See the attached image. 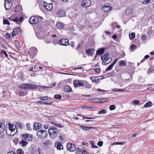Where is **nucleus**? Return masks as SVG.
<instances>
[{"label": "nucleus", "instance_id": "nucleus-59", "mask_svg": "<svg viewBox=\"0 0 154 154\" xmlns=\"http://www.w3.org/2000/svg\"><path fill=\"white\" fill-rule=\"evenodd\" d=\"M1 54H2L3 53H4V55L7 57H8V55L7 54L6 52L4 51V50H3L2 52H1Z\"/></svg>", "mask_w": 154, "mask_h": 154}, {"label": "nucleus", "instance_id": "nucleus-12", "mask_svg": "<svg viewBox=\"0 0 154 154\" xmlns=\"http://www.w3.org/2000/svg\"><path fill=\"white\" fill-rule=\"evenodd\" d=\"M82 6L85 7H88L91 4V2L90 0H84L81 3Z\"/></svg>", "mask_w": 154, "mask_h": 154}, {"label": "nucleus", "instance_id": "nucleus-15", "mask_svg": "<svg viewBox=\"0 0 154 154\" xmlns=\"http://www.w3.org/2000/svg\"><path fill=\"white\" fill-rule=\"evenodd\" d=\"M66 14L65 12L63 10L61 9L58 11L57 15L59 17H61L64 16Z\"/></svg>", "mask_w": 154, "mask_h": 154}, {"label": "nucleus", "instance_id": "nucleus-63", "mask_svg": "<svg viewBox=\"0 0 154 154\" xmlns=\"http://www.w3.org/2000/svg\"><path fill=\"white\" fill-rule=\"evenodd\" d=\"M83 67L82 66H80V67H74L73 68L74 69H82V68H83Z\"/></svg>", "mask_w": 154, "mask_h": 154}, {"label": "nucleus", "instance_id": "nucleus-31", "mask_svg": "<svg viewBox=\"0 0 154 154\" xmlns=\"http://www.w3.org/2000/svg\"><path fill=\"white\" fill-rule=\"evenodd\" d=\"M40 128V124L37 123H34L33 126L34 130L39 129Z\"/></svg>", "mask_w": 154, "mask_h": 154}, {"label": "nucleus", "instance_id": "nucleus-58", "mask_svg": "<svg viewBox=\"0 0 154 154\" xmlns=\"http://www.w3.org/2000/svg\"><path fill=\"white\" fill-rule=\"evenodd\" d=\"M133 103L134 104H139L140 103V102L138 100H134L133 101Z\"/></svg>", "mask_w": 154, "mask_h": 154}, {"label": "nucleus", "instance_id": "nucleus-17", "mask_svg": "<svg viewBox=\"0 0 154 154\" xmlns=\"http://www.w3.org/2000/svg\"><path fill=\"white\" fill-rule=\"evenodd\" d=\"M102 9L103 11L107 12L111 11L112 8L109 5H105L103 7Z\"/></svg>", "mask_w": 154, "mask_h": 154}, {"label": "nucleus", "instance_id": "nucleus-3", "mask_svg": "<svg viewBox=\"0 0 154 154\" xmlns=\"http://www.w3.org/2000/svg\"><path fill=\"white\" fill-rule=\"evenodd\" d=\"M109 54L107 53L105 54L103 56L101 57V60L103 61L102 63L103 65H106L112 61V58L109 57Z\"/></svg>", "mask_w": 154, "mask_h": 154}, {"label": "nucleus", "instance_id": "nucleus-36", "mask_svg": "<svg viewBox=\"0 0 154 154\" xmlns=\"http://www.w3.org/2000/svg\"><path fill=\"white\" fill-rule=\"evenodd\" d=\"M97 77H95V79H94V78H90V79L91 80L92 82H93L94 83H98L99 82V79L97 78V79H96V78Z\"/></svg>", "mask_w": 154, "mask_h": 154}, {"label": "nucleus", "instance_id": "nucleus-53", "mask_svg": "<svg viewBox=\"0 0 154 154\" xmlns=\"http://www.w3.org/2000/svg\"><path fill=\"white\" fill-rule=\"evenodd\" d=\"M116 108V107L114 105H112L109 106V109L110 110H114Z\"/></svg>", "mask_w": 154, "mask_h": 154}, {"label": "nucleus", "instance_id": "nucleus-32", "mask_svg": "<svg viewBox=\"0 0 154 154\" xmlns=\"http://www.w3.org/2000/svg\"><path fill=\"white\" fill-rule=\"evenodd\" d=\"M97 100H99L100 103H105L109 100L108 98H106L104 99H97Z\"/></svg>", "mask_w": 154, "mask_h": 154}, {"label": "nucleus", "instance_id": "nucleus-40", "mask_svg": "<svg viewBox=\"0 0 154 154\" xmlns=\"http://www.w3.org/2000/svg\"><path fill=\"white\" fill-rule=\"evenodd\" d=\"M112 91H121L123 92L124 91V90L123 89H119L117 88H114L112 89Z\"/></svg>", "mask_w": 154, "mask_h": 154}, {"label": "nucleus", "instance_id": "nucleus-45", "mask_svg": "<svg viewBox=\"0 0 154 154\" xmlns=\"http://www.w3.org/2000/svg\"><path fill=\"white\" fill-rule=\"evenodd\" d=\"M113 66L114 65L113 64H111L106 69V70L107 71H108L109 70H110L111 69H112Z\"/></svg>", "mask_w": 154, "mask_h": 154}, {"label": "nucleus", "instance_id": "nucleus-47", "mask_svg": "<svg viewBox=\"0 0 154 154\" xmlns=\"http://www.w3.org/2000/svg\"><path fill=\"white\" fill-rule=\"evenodd\" d=\"M48 98V97L47 96H40L39 97V99L42 100H46Z\"/></svg>", "mask_w": 154, "mask_h": 154}, {"label": "nucleus", "instance_id": "nucleus-42", "mask_svg": "<svg viewBox=\"0 0 154 154\" xmlns=\"http://www.w3.org/2000/svg\"><path fill=\"white\" fill-rule=\"evenodd\" d=\"M3 23L4 24H7L9 25L10 24V23L8 20L5 19H3Z\"/></svg>", "mask_w": 154, "mask_h": 154}, {"label": "nucleus", "instance_id": "nucleus-62", "mask_svg": "<svg viewBox=\"0 0 154 154\" xmlns=\"http://www.w3.org/2000/svg\"><path fill=\"white\" fill-rule=\"evenodd\" d=\"M98 77L99 78H97V79H99V81L100 80L103 79L104 78V77H103V75L98 76Z\"/></svg>", "mask_w": 154, "mask_h": 154}, {"label": "nucleus", "instance_id": "nucleus-16", "mask_svg": "<svg viewBox=\"0 0 154 154\" xmlns=\"http://www.w3.org/2000/svg\"><path fill=\"white\" fill-rule=\"evenodd\" d=\"M94 51L93 48H89L86 50L85 52L88 56H92Z\"/></svg>", "mask_w": 154, "mask_h": 154}, {"label": "nucleus", "instance_id": "nucleus-24", "mask_svg": "<svg viewBox=\"0 0 154 154\" xmlns=\"http://www.w3.org/2000/svg\"><path fill=\"white\" fill-rule=\"evenodd\" d=\"M23 20V18L21 17H20L19 18L17 17H16L15 18L12 19V21L18 23L21 22Z\"/></svg>", "mask_w": 154, "mask_h": 154}, {"label": "nucleus", "instance_id": "nucleus-44", "mask_svg": "<svg viewBox=\"0 0 154 154\" xmlns=\"http://www.w3.org/2000/svg\"><path fill=\"white\" fill-rule=\"evenodd\" d=\"M26 127L28 130L30 131L32 130V128L31 127V125L29 123H28L26 124Z\"/></svg>", "mask_w": 154, "mask_h": 154}, {"label": "nucleus", "instance_id": "nucleus-38", "mask_svg": "<svg viewBox=\"0 0 154 154\" xmlns=\"http://www.w3.org/2000/svg\"><path fill=\"white\" fill-rule=\"evenodd\" d=\"M129 36L130 39L131 40H132L135 38V34L134 32H132L131 34L129 35Z\"/></svg>", "mask_w": 154, "mask_h": 154}, {"label": "nucleus", "instance_id": "nucleus-27", "mask_svg": "<svg viewBox=\"0 0 154 154\" xmlns=\"http://www.w3.org/2000/svg\"><path fill=\"white\" fill-rule=\"evenodd\" d=\"M81 128L84 130L87 131L88 130L91 129L92 128H95L92 127H87L85 126H81Z\"/></svg>", "mask_w": 154, "mask_h": 154}, {"label": "nucleus", "instance_id": "nucleus-22", "mask_svg": "<svg viewBox=\"0 0 154 154\" xmlns=\"http://www.w3.org/2000/svg\"><path fill=\"white\" fill-rule=\"evenodd\" d=\"M64 91L67 92H71L72 89L71 87L68 85H66L65 86L64 88Z\"/></svg>", "mask_w": 154, "mask_h": 154}, {"label": "nucleus", "instance_id": "nucleus-33", "mask_svg": "<svg viewBox=\"0 0 154 154\" xmlns=\"http://www.w3.org/2000/svg\"><path fill=\"white\" fill-rule=\"evenodd\" d=\"M52 141L49 140H47L44 143V144L46 146L51 145L52 143Z\"/></svg>", "mask_w": 154, "mask_h": 154}, {"label": "nucleus", "instance_id": "nucleus-51", "mask_svg": "<svg viewBox=\"0 0 154 154\" xmlns=\"http://www.w3.org/2000/svg\"><path fill=\"white\" fill-rule=\"evenodd\" d=\"M150 0H142V2L144 4H148L150 2Z\"/></svg>", "mask_w": 154, "mask_h": 154}, {"label": "nucleus", "instance_id": "nucleus-14", "mask_svg": "<svg viewBox=\"0 0 154 154\" xmlns=\"http://www.w3.org/2000/svg\"><path fill=\"white\" fill-rule=\"evenodd\" d=\"M55 146L58 150H60L63 149L62 144L59 142H56L55 144Z\"/></svg>", "mask_w": 154, "mask_h": 154}, {"label": "nucleus", "instance_id": "nucleus-26", "mask_svg": "<svg viewBox=\"0 0 154 154\" xmlns=\"http://www.w3.org/2000/svg\"><path fill=\"white\" fill-rule=\"evenodd\" d=\"M56 25L57 27L59 29H62L63 27V23L60 22H57V23Z\"/></svg>", "mask_w": 154, "mask_h": 154}, {"label": "nucleus", "instance_id": "nucleus-18", "mask_svg": "<svg viewBox=\"0 0 154 154\" xmlns=\"http://www.w3.org/2000/svg\"><path fill=\"white\" fill-rule=\"evenodd\" d=\"M23 137L24 139L28 141H31L32 140V136L29 134H25L23 135Z\"/></svg>", "mask_w": 154, "mask_h": 154}, {"label": "nucleus", "instance_id": "nucleus-41", "mask_svg": "<svg viewBox=\"0 0 154 154\" xmlns=\"http://www.w3.org/2000/svg\"><path fill=\"white\" fill-rule=\"evenodd\" d=\"M119 65L121 66H125L126 65V64L125 61L121 60L119 62Z\"/></svg>", "mask_w": 154, "mask_h": 154}, {"label": "nucleus", "instance_id": "nucleus-37", "mask_svg": "<svg viewBox=\"0 0 154 154\" xmlns=\"http://www.w3.org/2000/svg\"><path fill=\"white\" fill-rule=\"evenodd\" d=\"M125 143V142H117L115 143H113L111 144V145L113 146L116 145H123Z\"/></svg>", "mask_w": 154, "mask_h": 154}, {"label": "nucleus", "instance_id": "nucleus-10", "mask_svg": "<svg viewBox=\"0 0 154 154\" xmlns=\"http://www.w3.org/2000/svg\"><path fill=\"white\" fill-rule=\"evenodd\" d=\"M58 43L60 45L64 46H67L69 44L68 40L66 38L60 39Z\"/></svg>", "mask_w": 154, "mask_h": 154}, {"label": "nucleus", "instance_id": "nucleus-54", "mask_svg": "<svg viewBox=\"0 0 154 154\" xmlns=\"http://www.w3.org/2000/svg\"><path fill=\"white\" fill-rule=\"evenodd\" d=\"M83 116V119H95L94 117H85L84 116Z\"/></svg>", "mask_w": 154, "mask_h": 154}, {"label": "nucleus", "instance_id": "nucleus-56", "mask_svg": "<svg viewBox=\"0 0 154 154\" xmlns=\"http://www.w3.org/2000/svg\"><path fill=\"white\" fill-rule=\"evenodd\" d=\"M103 144V142L102 141H99L97 145L100 146H102Z\"/></svg>", "mask_w": 154, "mask_h": 154}, {"label": "nucleus", "instance_id": "nucleus-55", "mask_svg": "<svg viewBox=\"0 0 154 154\" xmlns=\"http://www.w3.org/2000/svg\"><path fill=\"white\" fill-rule=\"evenodd\" d=\"M5 36L6 38L10 39V35L8 33H6L5 34Z\"/></svg>", "mask_w": 154, "mask_h": 154}, {"label": "nucleus", "instance_id": "nucleus-49", "mask_svg": "<svg viewBox=\"0 0 154 154\" xmlns=\"http://www.w3.org/2000/svg\"><path fill=\"white\" fill-rule=\"evenodd\" d=\"M136 46L134 45H132L130 46V49L131 51H133V50L136 48Z\"/></svg>", "mask_w": 154, "mask_h": 154}, {"label": "nucleus", "instance_id": "nucleus-48", "mask_svg": "<svg viewBox=\"0 0 154 154\" xmlns=\"http://www.w3.org/2000/svg\"><path fill=\"white\" fill-rule=\"evenodd\" d=\"M18 75V78L20 79H22L23 77V73L22 72L19 73Z\"/></svg>", "mask_w": 154, "mask_h": 154}, {"label": "nucleus", "instance_id": "nucleus-9", "mask_svg": "<svg viewBox=\"0 0 154 154\" xmlns=\"http://www.w3.org/2000/svg\"><path fill=\"white\" fill-rule=\"evenodd\" d=\"M4 6L6 10L9 9L12 6V1L11 0H5Z\"/></svg>", "mask_w": 154, "mask_h": 154}, {"label": "nucleus", "instance_id": "nucleus-34", "mask_svg": "<svg viewBox=\"0 0 154 154\" xmlns=\"http://www.w3.org/2000/svg\"><path fill=\"white\" fill-rule=\"evenodd\" d=\"M152 106V103L151 101H149L146 103L144 105V107H149Z\"/></svg>", "mask_w": 154, "mask_h": 154}, {"label": "nucleus", "instance_id": "nucleus-5", "mask_svg": "<svg viewBox=\"0 0 154 154\" xmlns=\"http://www.w3.org/2000/svg\"><path fill=\"white\" fill-rule=\"evenodd\" d=\"M20 87L25 89H35L37 88V86L35 85L27 83H23L20 86Z\"/></svg>", "mask_w": 154, "mask_h": 154}, {"label": "nucleus", "instance_id": "nucleus-1", "mask_svg": "<svg viewBox=\"0 0 154 154\" xmlns=\"http://www.w3.org/2000/svg\"><path fill=\"white\" fill-rule=\"evenodd\" d=\"M58 132L57 128L53 126L50 127L48 130L50 137L52 139H54L58 136Z\"/></svg>", "mask_w": 154, "mask_h": 154}, {"label": "nucleus", "instance_id": "nucleus-39", "mask_svg": "<svg viewBox=\"0 0 154 154\" xmlns=\"http://www.w3.org/2000/svg\"><path fill=\"white\" fill-rule=\"evenodd\" d=\"M107 112V111L106 109H101L98 112V114H106Z\"/></svg>", "mask_w": 154, "mask_h": 154}, {"label": "nucleus", "instance_id": "nucleus-20", "mask_svg": "<svg viewBox=\"0 0 154 154\" xmlns=\"http://www.w3.org/2000/svg\"><path fill=\"white\" fill-rule=\"evenodd\" d=\"M20 29L19 27L14 28L12 32V36H14L17 34L20 31Z\"/></svg>", "mask_w": 154, "mask_h": 154}, {"label": "nucleus", "instance_id": "nucleus-11", "mask_svg": "<svg viewBox=\"0 0 154 154\" xmlns=\"http://www.w3.org/2000/svg\"><path fill=\"white\" fill-rule=\"evenodd\" d=\"M44 6L45 8L48 11H51L53 9V4L52 3H47L46 2L43 3Z\"/></svg>", "mask_w": 154, "mask_h": 154}, {"label": "nucleus", "instance_id": "nucleus-28", "mask_svg": "<svg viewBox=\"0 0 154 154\" xmlns=\"http://www.w3.org/2000/svg\"><path fill=\"white\" fill-rule=\"evenodd\" d=\"M15 46L17 49L18 50H19L20 49L21 47L20 44V43L19 42V41L17 40H16L15 41Z\"/></svg>", "mask_w": 154, "mask_h": 154}, {"label": "nucleus", "instance_id": "nucleus-60", "mask_svg": "<svg viewBox=\"0 0 154 154\" xmlns=\"http://www.w3.org/2000/svg\"><path fill=\"white\" fill-rule=\"evenodd\" d=\"M18 94L20 96H23L24 95V93L22 91H19Z\"/></svg>", "mask_w": 154, "mask_h": 154}, {"label": "nucleus", "instance_id": "nucleus-64", "mask_svg": "<svg viewBox=\"0 0 154 154\" xmlns=\"http://www.w3.org/2000/svg\"><path fill=\"white\" fill-rule=\"evenodd\" d=\"M7 154H16L13 151H10Z\"/></svg>", "mask_w": 154, "mask_h": 154}, {"label": "nucleus", "instance_id": "nucleus-21", "mask_svg": "<svg viewBox=\"0 0 154 154\" xmlns=\"http://www.w3.org/2000/svg\"><path fill=\"white\" fill-rule=\"evenodd\" d=\"M5 130V124L2 122L0 123V134L3 132Z\"/></svg>", "mask_w": 154, "mask_h": 154}, {"label": "nucleus", "instance_id": "nucleus-43", "mask_svg": "<svg viewBox=\"0 0 154 154\" xmlns=\"http://www.w3.org/2000/svg\"><path fill=\"white\" fill-rule=\"evenodd\" d=\"M23 151L20 149H19L17 150L16 153L17 154H23Z\"/></svg>", "mask_w": 154, "mask_h": 154}, {"label": "nucleus", "instance_id": "nucleus-7", "mask_svg": "<svg viewBox=\"0 0 154 154\" xmlns=\"http://www.w3.org/2000/svg\"><path fill=\"white\" fill-rule=\"evenodd\" d=\"M84 82L83 80H75L73 81V84L75 88L80 87L84 85Z\"/></svg>", "mask_w": 154, "mask_h": 154}, {"label": "nucleus", "instance_id": "nucleus-25", "mask_svg": "<svg viewBox=\"0 0 154 154\" xmlns=\"http://www.w3.org/2000/svg\"><path fill=\"white\" fill-rule=\"evenodd\" d=\"M53 102H45L41 101H38L37 103L38 104H46V105H51L52 103Z\"/></svg>", "mask_w": 154, "mask_h": 154}, {"label": "nucleus", "instance_id": "nucleus-6", "mask_svg": "<svg viewBox=\"0 0 154 154\" xmlns=\"http://www.w3.org/2000/svg\"><path fill=\"white\" fill-rule=\"evenodd\" d=\"M37 135L40 138H45L48 136V132L46 130H40L37 132Z\"/></svg>", "mask_w": 154, "mask_h": 154}, {"label": "nucleus", "instance_id": "nucleus-46", "mask_svg": "<svg viewBox=\"0 0 154 154\" xmlns=\"http://www.w3.org/2000/svg\"><path fill=\"white\" fill-rule=\"evenodd\" d=\"M61 97V95L59 94H56L54 95V98L56 99H60Z\"/></svg>", "mask_w": 154, "mask_h": 154}, {"label": "nucleus", "instance_id": "nucleus-50", "mask_svg": "<svg viewBox=\"0 0 154 154\" xmlns=\"http://www.w3.org/2000/svg\"><path fill=\"white\" fill-rule=\"evenodd\" d=\"M52 124L59 128H61L62 127V126L60 124H57L55 122H52Z\"/></svg>", "mask_w": 154, "mask_h": 154}, {"label": "nucleus", "instance_id": "nucleus-2", "mask_svg": "<svg viewBox=\"0 0 154 154\" xmlns=\"http://www.w3.org/2000/svg\"><path fill=\"white\" fill-rule=\"evenodd\" d=\"M9 131L6 130L7 134L11 136H14L17 132V128H16V126L14 124L11 123L8 124Z\"/></svg>", "mask_w": 154, "mask_h": 154}, {"label": "nucleus", "instance_id": "nucleus-61", "mask_svg": "<svg viewBox=\"0 0 154 154\" xmlns=\"http://www.w3.org/2000/svg\"><path fill=\"white\" fill-rule=\"evenodd\" d=\"M83 154H89V153L88 152H87L86 151V149H85L84 148H83Z\"/></svg>", "mask_w": 154, "mask_h": 154}, {"label": "nucleus", "instance_id": "nucleus-35", "mask_svg": "<svg viewBox=\"0 0 154 154\" xmlns=\"http://www.w3.org/2000/svg\"><path fill=\"white\" fill-rule=\"evenodd\" d=\"M15 126H16V128H18L20 129H21L22 127V124L20 122H17L16 123Z\"/></svg>", "mask_w": 154, "mask_h": 154}, {"label": "nucleus", "instance_id": "nucleus-29", "mask_svg": "<svg viewBox=\"0 0 154 154\" xmlns=\"http://www.w3.org/2000/svg\"><path fill=\"white\" fill-rule=\"evenodd\" d=\"M19 144L23 146H26L28 144V142L25 140H23L22 141H20L19 143Z\"/></svg>", "mask_w": 154, "mask_h": 154}, {"label": "nucleus", "instance_id": "nucleus-57", "mask_svg": "<svg viewBox=\"0 0 154 154\" xmlns=\"http://www.w3.org/2000/svg\"><path fill=\"white\" fill-rule=\"evenodd\" d=\"M70 45L72 48H73L75 45L74 42L73 41H71L70 42Z\"/></svg>", "mask_w": 154, "mask_h": 154}, {"label": "nucleus", "instance_id": "nucleus-13", "mask_svg": "<svg viewBox=\"0 0 154 154\" xmlns=\"http://www.w3.org/2000/svg\"><path fill=\"white\" fill-rule=\"evenodd\" d=\"M30 52L32 55L34 56L37 54L38 53V50L37 48L35 47H33L29 49Z\"/></svg>", "mask_w": 154, "mask_h": 154}, {"label": "nucleus", "instance_id": "nucleus-52", "mask_svg": "<svg viewBox=\"0 0 154 154\" xmlns=\"http://www.w3.org/2000/svg\"><path fill=\"white\" fill-rule=\"evenodd\" d=\"M90 143L91 145L92 146L91 147L92 148H97V146H95L94 145V143L93 141H91L90 142Z\"/></svg>", "mask_w": 154, "mask_h": 154}, {"label": "nucleus", "instance_id": "nucleus-23", "mask_svg": "<svg viewBox=\"0 0 154 154\" xmlns=\"http://www.w3.org/2000/svg\"><path fill=\"white\" fill-rule=\"evenodd\" d=\"M104 51V48H101L99 49L96 51L97 54L101 55L103 54Z\"/></svg>", "mask_w": 154, "mask_h": 154}, {"label": "nucleus", "instance_id": "nucleus-8", "mask_svg": "<svg viewBox=\"0 0 154 154\" xmlns=\"http://www.w3.org/2000/svg\"><path fill=\"white\" fill-rule=\"evenodd\" d=\"M76 146L75 145L72 143H68L66 145L67 149L70 152H73L76 150Z\"/></svg>", "mask_w": 154, "mask_h": 154}, {"label": "nucleus", "instance_id": "nucleus-19", "mask_svg": "<svg viewBox=\"0 0 154 154\" xmlns=\"http://www.w3.org/2000/svg\"><path fill=\"white\" fill-rule=\"evenodd\" d=\"M133 9L131 8H127L125 12V14L127 15H130L132 14L133 13Z\"/></svg>", "mask_w": 154, "mask_h": 154}, {"label": "nucleus", "instance_id": "nucleus-30", "mask_svg": "<svg viewBox=\"0 0 154 154\" xmlns=\"http://www.w3.org/2000/svg\"><path fill=\"white\" fill-rule=\"evenodd\" d=\"M75 150H76V154H83L82 149L79 147L76 148Z\"/></svg>", "mask_w": 154, "mask_h": 154}, {"label": "nucleus", "instance_id": "nucleus-4", "mask_svg": "<svg viewBox=\"0 0 154 154\" xmlns=\"http://www.w3.org/2000/svg\"><path fill=\"white\" fill-rule=\"evenodd\" d=\"M42 20L43 18L41 17H36L33 16L29 18V22L31 24H35L40 22H42Z\"/></svg>", "mask_w": 154, "mask_h": 154}]
</instances>
